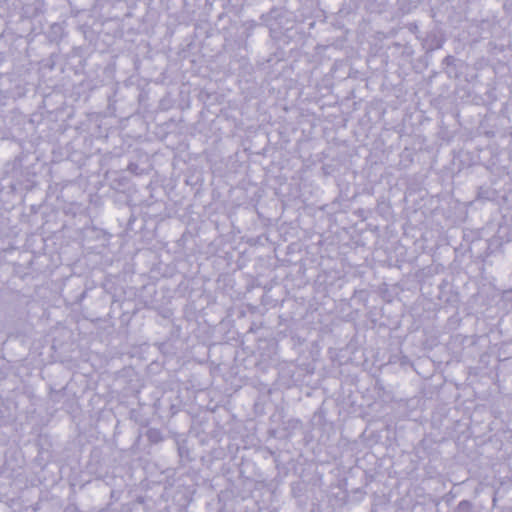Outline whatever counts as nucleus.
<instances>
[{
  "mask_svg": "<svg viewBox=\"0 0 512 512\" xmlns=\"http://www.w3.org/2000/svg\"><path fill=\"white\" fill-rule=\"evenodd\" d=\"M454 512H473L472 505L468 501H461Z\"/></svg>",
  "mask_w": 512,
  "mask_h": 512,
  "instance_id": "1",
  "label": "nucleus"
},
{
  "mask_svg": "<svg viewBox=\"0 0 512 512\" xmlns=\"http://www.w3.org/2000/svg\"><path fill=\"white\" fill-rule=\"evenodd\" d=\"M147 436L151 441H154V442H156L160 439V433L155 429L149 430L147 433Z\"/></svg>",
  "mask_w": 512,
  "mask_h": 512,
  "instance_id": "2",
  "label": "nucleus"
}]
</instances>
